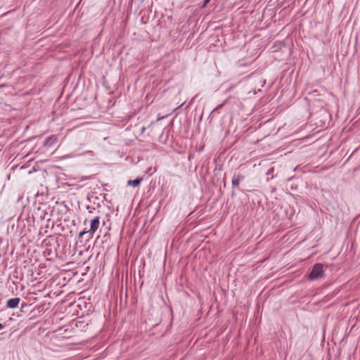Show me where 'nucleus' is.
I'll return each mask as SVG.
<instances>
[{"label": "nucleus", "mask_w": 360, "mask_h": 360, "mask_svg": "<svg viewBox=\"0 0 360 360\" xmlns=\"http://www.w3.org/2000/svg\"><path fill=\"white\" fill-rule=\"evenodd\" d=\"M323 264L320 263L316 264L309 274L308 275V278L310 280H316L323 276Z\"/></svg>", "instance_id": "obj_1"}, {"label": "nucleus", "mask_w": 360, "mask_h": 360, "mask_svg": "<svg viewBox=\"0 0 360 360\" xmlns=\"http://www.w3.org/2000/svg\"><path fill=\"white\" fill-rule=\"evenodd\" d=\"M99 224H100V217L99 216H96L91 220L90 228L88 230L89 238H92L94 236V233L99 227Z\"/></svg>", "instance_id": "obj_2"}, {"label": "nucleus", "mask_w": 360, "mask_h": 360, "mask_svg": "<svg viewBox=\"0 0 360 360\" xmlns=\"http://www.w3.org/2000/svg\"><path fill=\"white\" fill-rule=\"evenodd\" d=\"M20 302V298L15 297L8 300L6 302V307L10 309H15L18 307Z\"/></svg>", "instance_id": "obj_3"}, {"label": "nucleus", "mask_w": 360, "mask_h": 360, "mask_svg": "<svg viewBox=\"0 0 360 360\" xmlns=\"http://www.w3.org/2000/svg\"><path fill=\"white\" fill-rule=\"evenodd\" d=\"M245 179V176L243 174H237L234 175L232 179V186L233 188H236L239 185V183L240 181L243 180Z\"/></svg>", "instance_id": "obj_4"}, {"label": "nucleus", "mask_w": 360, "mask_h": 360, "mask_svg": "<svg viewBox=\"0 0 360 360\" xmlns=\"http://www.w3.org/2000/svg\"><path fill=\"white\" fill-rule=\"evenodd\" d=\"M56 141H57V139L56 136H49L44 140V146L49 147L53 143H56Z\"/></svg>", "instance_id": "obj_5"}, {"label": "nucleus", "mask_w": 360, "mask_h": 360, "mask_svg": "<svg viewBox=\"0 0 360 360\" xmlns=\"http://www.w3.org/2000/svg\"><path fill=\"white\" fill-rule=\"evenodd\" d=\"M142 180H143L142 178H136L134 180H129L127 182V185L133 186V187H136L141 184Z\"/></svg>", "instance_id": "obj_6"}, {"label": "nucleus", "mask_w": 360, "mask_h": 360, "mask_svg": "<svg viewBox=\"0 0 360 360\" xmlns=\"http://www.w3.org/2000/svg\"><path fill=\"white\" fill-rule=\"evenodd\" d=\"M89 234V232L88 231H80L79 233V237H82V236L85 235V234Z\"/></svg>", "instance_id": "obj_7"}, {"label": "nucleus", "mask_w": 360, "mask_h": 360, "mask_svg": "<svg viewBox=\"0 0 360 360\" xmlns=\"http://www.w3.org/2000/svg\"><path fill=\"white\" fill-rule=\"evenodd\" d=\"M211 0H204L203 4L202 5V8L205 7L207 4Z\"/></svg>", "instance_id": "obj_8"}, {"label": "nucleus", "mask_w": 360, "mask_h": 360, "mask_svg": "<svg viewBox=\"0 0 360 360\" xmlns=\"http://www.w3.org/2000/svg\"><path fill=\"white\" fill-rule=\"evenodd\" d=\"M211 0H204L203 4L202 5V8L205 7L207 4Z\"/></svg>", "instance_id": "obj_9"}, {"label": "nucleus", "mask_w": 360, "mask_h": 360, "mask_svg": "<svg viewBox=\"0 0 360 360\" xmlns=\"http://www.w3.org/2000/svg\"><path fill=\"white\" fill-rule=\"evenodd\" d=\"M211 0H204L203 4L202 5V8L205 7L207 4Z\"/></svg>", "instance_id": "obj_10"}, {"label": "nucleus", "mask_w": 360, "mask_h": 360, "mask_svg": "<svg viewBox=\"0 0 360 360\" xmlns=\"http://www.w3.org/2000/svg\"><path fill=\"white\" fill-rule=\"evenodd\" d=\"M5 327V326L2 323H0V330L3 329Z\"/></svg>", "instance_id": "obj_11"}, {"label": "nucleus", "mask_w": 360, "mask_h": 360, "mask_svg": "<svg viewBox=\"0 0 360 360\" xmlns=\"http://www.w3.org/2000/svg\"><path fill=\"white\" fill-rule=\"evenodd\" d=\"M223 105H224V103H223V104H221V105H218V106L217 107L216 110H218V109L221 108L223 106Z\"/></svg>", "instance_id": "obj_12"}, {"label": "nucleus", "mask_w": 360, "mask_h": 360, "mask_svg": "<svg viewBox=\"0 0 360 360\" xmlns=\"http://www.w3.org/2000/svg\"><path fill=\"white\" fill-rule=\"evenodd\" d=\"M145 129H146V127H144L141 128V133L142 134L144 132Z\"/></svg>", "instance_id": "obj_13"}, {"label": "nucleus", "mask_w": 360, "mask_h": 360, "mask_svg": "<svg viewBox=\"0 0 360 360\" xmlns=\"http://www.w3.org/2000/svg\"><path fill=\"white\" fill-rule=\"evenodd\" d=\"M162 118H163V117H162L161 118H158V120H161Z\"/></svg>", "instance_id": "obj_14"}]
</instances>
